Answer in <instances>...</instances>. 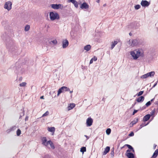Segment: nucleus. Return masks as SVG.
I'll return each mask as SVG.
<instances>
[{
    "label": "nucleus",
    "mask_w": 158,
    "mask_h": 158,
    "mask_svg": "<svg viewBox=\"0 0 158 158\" xmlns=\"http://www.w3.org/2000/svg\"><path fill=\"white\" fill-rule=\"evenodd\" d=\"M92 59H93V60H94V61H95L97 60V58L95 57H94Z\"/></svg>",
    "instance_id": "45"
},
{
    "label": "nucleus",
    "mask_w": 158,
    "mask_h": 158,
    "mask_svg": "<svg viewBox=\"0 0 158 158\" xmlns=\"http://www.w3.org/2000/svg\"><path fill=\"white\" fill-rule=\"evenodd\" d=\"M141 5L143 7L148 6L150 4V3L146 0H142L140 3Z\"/></svg>",
    "instance_id": "8"
},
{
    "label": "nucleus",
    "mask_w": 158,
    "mask_h": 158,
    "mask_svg": "<svg viewBox=\"0 0 158 158\" xmlns=\"http://www.w3.org/2000/svg\"><path fill=\"white\" fill-rule=\"evenodd\" d=\"M12 3L10 1L6 2L4 5V8L8 10H10L12 7Z\"/></svg>",
    "instance_id": "4"
},
{
    "label": "nucleus",
    "mask_w": 158,
    "mask_h": 158,
    "mask_svg": "<svg viewBox=\"0 0 158 158\" xmlns=\"http://www.w3.org/2000/svg\"><path fill=\"white\" fill-rule=\"evenodd\" d=\"M118 43V42L116 41H114L113 42H112L111 44V48L112 49L114 48L115 47L116 45Z\"/></svg>",
    "instance_id": "18"
},
{
    "label": "nucleus",
    "mask_w": 158,
    "mask_h": 158,
    "mask_svg": "<svg viewBox=\"0 0 158 158\" xmlns=\"http://www.w3.org/2000/svg\"><path fill=\"white\" fill-rule=\"evenodd\" d=\"M48 130L50 132H54L55 130V128L54 127H48Z\"/></svg>",
    "instance_id": "22"
},
{
    "label": "nucleus",
    "mask_w": 158,
    "mask_h": 158,
    "mask_svg": "<svg viewBox=\"0 0 158 158\" xmlns=\"http://www.w3.org/2000/svg\"><path fill=\"white\" fill-rule=\"evenodd\" d=\"M16 129V127L15 126H13L11 128H10V129H9V130H10V131H11L13 130H14Z\"/></svg>",
    "instance_id": "38"
},
{
    "label": "nucleus",
    "mask_w": 158,
    "mask_h": 158,
    "mask_svg": "<svg viewBox=\"0 0 158 158\" xmlns=\"http://www.w3.org/2000/svg\"><path fill=\"white\" fill-rule=\"evenodd\" d=\"M45 144H44V145L46 147H48V145H49L52 149H54L55 148L53 143L51 140L47 141Z\"/></svg>",
    "instance_id": "6"
},
{
    "label": "nucleus",
    "mask_w": 158,
    "mask_h": 158,
    "mask_svg": "<svg viewBox=\"0 0 158 158\" xmlns=\"http://www.w3.org/2000/svg\"><path fill=\"white\" fill-rule=\"evenodd\" d=\"M148 73L145 74L141 76V78L144 79L148 77Z\"/></svg>",
    "instance_id": "28"
},
{
    "label": "nucleus",
    "mask_w": 158,
    "mask_h": 158,
    "mask_svg": "<svg viewBox=\"0 0 158 158\" xmlns=\"http://www.w3.org/2000/svg\"><path fill=\"white\" fill-rule=\"evenodd\" d=\"M28 116H27L26 118H25V121H27L28 120Z\"/></svg>",
    "instance_id": "48"
},
{
    "label": "nucleus",
    "mask_w": 158,
    "mask_h": 158,
    "mask_svg": "<svg viewBox=\"0 0 158 158\" xmlns=\"http://www.w3.org/2000/svg\"><path fill=\"white\" fill-rule=\"evenodd\" d=\"M130 44V46L132 47L136 46L138 44V41L136 39H132L131 40V44L130 40L128 42Z\"/></svg>",
    "instance_id": "5"
},
{
    "label": "nucleus",
    "mask_w": 158,
    "mask_h": 158,
    "mask_svg": "<svg viewBox=\"0 0 158 158\" xmlns=\"http://www.w3.org/2000/svg\"><path fill=\"white\" fill-rule=\"evenodd\" d=\"M74 6L77 8L78 7V5L77 4V2L75 0L73 3Z\"/></svg>",
    "instance_id": "29"
},
{
    "label": "nucleus",
    "mask_w": 158,
    "mask_h": 158,
    "mask_svg": "<svg viewBox=\"0 0 158 158\" xmlns=\"http://www.w3.org/2000/svg\"><path fill=\"white\" fill-rule=\"evenodd\" d=\"M42 143L44 145L47 142V140L46 137H43L42 138Z\"/></svg>",
    "instance_id": "21"
},
{
    "label": "nucleus",
    "mask_w": 158,
    "mask_h": 158,
    "mask_svg": "<svg viewBox=\"0 0 158 158\" xmlns=\"http://www.w3.org/2000/svg\"><path fill=\"white\" fill-rule=\"evenodd\" d=\"M137 111H138L137 110H134L133 113V115H134L135 113H136V112H137Z\"/></svg>",
    "instance_id": "44"
},
{
    "label": "nucleus",
    "mask_w": 158,
    "mask_h": 158,
    "mask_svg": "<svg viewBox=\"0 0 158 158\" xmlns=\"http://www.w3.org/2000/svg\"><path fill=\"white\" fill-rule=\"evenodd\" d=\"M75 0H68V2H73L75 1Z\"/></svg>",
    "instance_id": "43"
},
{
    "label": "nucleus",
    "mask_w": 158,
    "mask_h": 158,
    "mask_svg": "<svg viewBox=\"0 0 158 158\" xmlns=\"http://www.w3.org/2000/svg\"><path fill=\"white\" fill-rule=\"evenodd\" d=\"M151 104V102L150 101H149L146 104V106H150Z\"/></svg>",
    "instance_id": "40"
},
{
    "label": "nucleus",
    "mask_w": 158,
    "mask_h": 158,
    "mask_svg": "<svg viewBox=\"0 0 158 158\" xmlns=\"http://www.w3.org/2000/svg\"><path fill=\"white\" fill-rule=\"evenodd\" d=\"M125 146H125V145L123 147H122L121 148V149H122V148H124Z\"/></svg>",
    "instance_id": "54"
},
{
    "label": "nucleus",
    "mask_w": 158,
    "mask_h": 158,
    "mask_svg": "<svg viewBox=\"0 0 158 158\" xmlns=\"http://www.w3.org/2000/svg\"><path fill=\"white\" fill-rule=\"evenodd\" d=\"M154 98H153L151 100V101L150 102H152L154 100Z\"/></svg>",
    "instance_id": "57"
},
{
    "label": "nucleus",
    "mask_w": 158,
    "mask_h": 158,
    "mask_svg": "<svg viewBox=\"0 0 158 158\" xmlns=\"http://www.w3.org/2000/svg\"><path fill=\"white\" fill-rule=\"evenodd\" d=\"M158 155V149H156L151 158H156Z\"/></svg>",
    "instance_id": "15"
},
{
    "label": "nucleus",
    "mask_w": 158,
    "mask_h": 158,
    "mask_svg": "<svg viewBox=\"0 0 158 158\" xmlns=\"http://www.w3.org/2000/svg\"><path fill=\"white\" fill-rule=\"evenodd\" d=\"M49 113V112L48 111H47L42 115V117H44L47 116L48 115Z\"/></svg>",
    "instance_id": "36"
},
{
    "label": "nucleus",
    "mask_w": 158,
    "mask_h": 158,
    "mask_svg": "<svg viewBox=\"0 0 158 158\" xmlns=\"http://www.w3.org/2000/svg\"><path fill=\"white\" fill-rule=\"evenodd\" d=\"M50 18L52 21L56 19L58 20L60 19V16L56 12H51L49 13Z\"/></svg>",
    "instance_id": "2"
},
{
    "label": "nucleus",
    "mask_w": 158,
    "mask_h": 158,
    "mask_svg": "<svg viewBox=\"0 0 158 158\" xmlns=\"http://www.w3.org/2000/svg\"><path fill=\"white\" fill-rule=\"evenodd\" d=\"M144 100V97L143 96H141L139 97L137 99V101L138 102H140L143 101Z\"/></svg>",
    "instance_id": "19"
},
{
    "label": "nucleus",
    "mask_w": 158,
    "mask_h": 158,
    "mask_svg": "<svg viewBox=\"0 0 158 158\" xmlns=\"http://www.w3.org/2000/svg\"><path fill=\"white\" fill-rule=\"evenodd\" d=\"M20 118H21V114L20 115Z\"/></svg>",
    "instance_id": "60"
},
{
    "label": "nucleus",
    "mask_w": 158,
    "mask_h": 158,
    "mask_svg": "<svg viewBox=\"0 0 158 158\" xmlns=\"http://www.w3.org/2000/svg\"><path fill=\"white\" fill-rule=\"evenodd\" d=\"M110 150V147L108 146L106 147L103 152V155H105Z\"/></svg>",
    "instance_id": "17"
},
{
    "label": "nucleus",
    "mask_w": 158,
    "mask_h": 158,
    "mask_svg": "<svg viewBox=\"0 0 158 158\" xmlns=\"http://www.w3.org/2000/svg\"><path fill=\"white\" fill-rule=\"evenodd\" d=\"M111 129L110 128L107 129L106 131V132L107 135H109L111 132Z\"/></svg>",
    "instance_id": "32"
},
{
    "label": "nucleus",
    "mask_w": 158,
    "mask_h": 158,
    "mask_svg": "<svg viewBox=\"0 0 158 158\" xmlns=\"http://www.w3.org/2000/svg\"><path fill=\"white\" fill-rule=\"evenodd\" d=\"M155 72L153 71L149 73H148V77H153L155 74Z\"/></svg>",
    "instance_id": "24"
},
{
    "label": "nucleus",
    "mask_w": 158,
    "mask_h": 158,
    "mask_svg": "<svg viewBox=\"0 0 158 158\" xmlns=\"http://www.w3.org/2000/svg\"><path fill=\"white\" fill-rule=\"evenodd\" d=\"M125 146H126L129 149H131L132 152H134V150L133 148L131 145H130L129 144H125Z\"/></svg>",
    "instance_id": "25"
},
{
    "label": "nucleus",
    "mask_w": 158,
    "mask_h": 158,
    "mask_svg": "<svg viewBox=\"0 0 158 158\" xmlns=\"http://www.w3.org/2000/svg\"><path fill=\"white\" fill-rule=\"evenodd\" d=\"M62 89H63V92L64 91H69L70 90L69 88L65 86L62 87Z\"/></svg>",
    "instance_id": "23"
},
{
    "label": "nucleus",
    "mask_w": 158,
    "mask_h": 158,
    "mask_svg": "<svg viewBox=\"0 0 158 158\" xmlns=\"http://www.w3.org/2000/svg\"><path fill=\"white\" fill-rule=\"evenodd\" d=\"M85 137L87 139H88L89 138V137H88L87 135H85Z\"/></svg>",
    "instance_id": "49"
},
{
    "label": "nucleus",
    "mask_w": 158,
    "mask_h": 158,
    "mask_svg": "<svg viewBox=\"0 0 158 158\" xmlns=\"http://www.w3.org/2000/svg\"><path fill=\"white\" fill-rule=\"evenodd\" d=\"M51 42L54 44H56L57 43V41L56 40H53Z\"/></svg>",
    "instance_id": "37"
},
{
    "label": "nucleus",
    "mask_w": 158,
    "mask_h": 158,
    "mask_svg": "<svg viewBox=\"0 0 158 158\" xmlns=\"http://www.w3.org/2000/svg\"><path fill=\"white\" fill-rule=\"evenodd\" d=\"M150 115L149 114H147L144 116L143 118V120L144 121H147L150 118Z\"/></svg>",
    "instance_id": "16"
},
{
    "label": "nucleus",
    "mask_w": 158,
    "mask_h": 158,
    "mask_svg": "<svg viewBox=\"0 0 158 158\" xmlns=\"http://www.w3.org/2000/svg\"><path fill=\"white\" fill-rule=\"evenodd\" d=\"M143 93V91H140L138 93V96H140L142 95Z\"/></svg>",
    "instance_id": "39"
},
{
    "label": "nucleus",
    "mask_w": 158,
    "mask_h": 158,
    "mask_svg": "<svg viewBox=\"0 0 158 158\" xmlns=\"http://www.w3.org/2000/svg\"><path fill=\"white\" fill-rule=\"evenodd\" d=\"M80 8L82 9H88L89 8V6L86 2H85L81 4Z\"/></svg>",
    "instance_id": "9"
},
{
    "label": "nucleus",
    "mask_w": 158,
    "mask_h": 158,
    "mask_svg": "<svg viewBox=\"0 0 158 158\" xmlns=\"http://www.w3.org/2000/svg\"><path fill=\"white\" fill-rule=\"evenodd\" d=\"M141 7V6L139 5H137L134 6V8L135 10H138Z\"/></svg>",
    "instance_id": "34"
},
{
    "label": "nucleus",
    "mask_w": 158,
    "mask_h": 158,
    "mask_svg": "<svg viewBox=\"0 0 158 158\" xmlns=\"http://www.w3.org/2000/svg\"><path fill=\"white\" fill-rule=\"evenodd\" d=\"M93 123V120L91 118H88L86 120V124L87 127L91 126Z\"/></svg>",
    "instance_id": "7"
},
{
    "label": "nucleus",
    "mask_w": 158,
    "mask_h": 158,
    "mask_svg": "<svg viewBox=\"0 0 158 158\" xmlns=\"http://www.w3.org/2000/svg\"><path fill=\"white\" fill-rule=\"evenodd\" d=\"M96 2H98V3H99L100 2V0H97V1Z\"/></svg>",
    "instance_id": "56"
},
{
    "label": "nucleus",
    "mask_w": 158,
    "mask_h": 158,
    "mask_svg": "<svg viewBox=\"0 0 158 158\" xmlns=\"http://www.w3.org/2000/svg\"><path fill=\"white\" fill-rule=\"evenodd\" d=\"M40 98L41 99H44V96H41L40 97Z\"/></svg>",
    "instance_id": "50"
},
{
    "label": "nucleus",
    "mask_w": 158,
    "mask_h": 158,
    "mask_svg": "<svg viewBox=\"0 0 158 158\" xmlns=\"http://www.w3.org/2000/svg\"><path fill=\"white\" fill-rule=\"evenodd\" d=\"M30 27L29 25H27L25 27V31H28L30 29Z\"/></svg>",
    "instance_id": "30"
},
{
    "label": "nucleus",
    "mask_w": 158,
    "mask_h": 158,
    "mask_svg": "<svg viewBox=\"0 0 158 158\" xmlns=\"http://www.w3.org/2000/svg\"><path fill=\"white\" fill-rule=\"evenodd\" d=\"M7 47L10 49L13 50L15 47L12 42H10V44H7Z\"/></svg>",
    "instance_id": "11"
},
{
    "label": "nucleus",
    "mask_w": 158,
    "mask_h": 158,
    "mask_svg": "<svg viewBox=\"0 0 158 158\" xmlns=\"http://www.w3.org/2000/svg\"><path fill=\"white\" fill-rule=\"evenodd\" d=\"M129 35L130 36H131L132 35V34L131 33V32H130L129 33Z\"/></svg>",
    "instance_id": "55"
},
{
    "label": "nucleus",
    "mask_w": 158,
    "mask_h": 158,
    "mask_svg": "<svg viewBox=\"0 0 158 158\" xmlns=\"http://www.w3.org/2000/svg\"><path fill=\"white\" fill-rule=\"evenodd\" d=\"M75 106V105L74 103L70 104L69 105L68 107V110H69L73 109Z\"/></svg>",
    "instance_id": "14"
},
{
    "label": "nucleus",
    "mask_w": 158,
    "mask_h": 158,
    "mask_svg": "<svg viewBox=\"0 0 158 158\" xmlns=\"http://www.w3.org/2000/svg\"><path fill=\"white\" fill-rule=\"evenodd\" d=\"M138 118H135L134 119V121H132L130 123V127H132L135 124L138 122Z\"/></svg>",
    "instance_id": "13"
},
{
    "label": "nucleus",
    "mask_w": 158,
    "mask_h": 158,
    "mask_svg": "<svg viewBox=\"0 0 158 158\" xmlns=\"http://www.w3.org/2000/svg\"><path fill=\"white\" fill-rule=\"evenodd\" d=\"M156 145L154 144V149H155L156 148Z\"/></svg>",
    "instance_id": "52"
},
{
    "label": "nucleus",
    "mask_w": 158,
    "mask_h": 158,
    "mask_svg": "<svg viewBox=\"0 0 158 158\" xmlns=\"http://www.w3.org/2000/svg\"><path fill=\"white\" fill-rule=\"evenodd\" d=\"M130 54L134 60L137 59L140 56H141L142 53L139 49H136L131 51Z\"/></svg>",
    "instance_id": "1"
},
{
    "label": "nucleus",
    "mask_w": 158,
    "mask_h": 158,
    "mask_svg": "<svg viewBox=\"0 0 158 158\" xmlns=\"http://www.w3.org/2000/svg\"><path fill=\"white\" fill-rule=\"evenodd\" d=\"M24 110L23 111V112L22 113V115L24 116Z\"/></svg>",
    "instance_id": "53"
},
{
    "label": "nucleus",
    "mask_w": 158,
    "mask_h": 158,
    "mask_svg": "<svg viewBox=\"0 0 158 158\" xmlns=\"http://www.w3.org/2000/svg\"><path fill=\"white\" fill-rule=\"evenodd\" d=\"M106 6V4H104V5H103V6Z\"/></svg>",
    "instance_id": "59"
},
{
    "label": "nucleus",
    "mask_w": 158,
    "mask_h": 158,
    "mask_svg": "<svg viewBox=\"0 0 158 158\" xmlns=\"http://www.w3.org/2000/svg\"><path fill=\"white\" fill-rule=\"evenodd\" d=\"M21 133V131L19 129H18L16 131V134L17 136H19Z\"/></svg>",
    "instance_id": "33"
},
{
    "label": "nucleus",
    "mask_w": 158,
    "mask_h": 158,
    "mask_svg": "<svg viewBox=\"0 0 158 158\" xmlns=\"http://www.w3.org/2000/svg\"><path fill=\"white\" fill-rule=\"evenodd\" d=\"M62 89H62V87H61L58 90V93L57 94V96H59L60 93H61L62 92H63Z\"/></svg>",
    "instance_id": "26"
},
{
    "label": "nucleus",
    "mask_w": 158,
    "mask_h": 158,
    "mask_svg": "<svg viewBox=\"0 0 158 158\" xmlns=\"http://www.w3.org/2000/svg\"><path fill=\"white\" fill-rule=\"evenodd\" d=\"M110 154L112 156H113L114 154V150H113L112 151H111Z\"/></svg>",
    "instance_id": "42"
},
{
    "label": "nucleus",
    "mask_w": 158,
    "mask_h": 158,
    "mask_svg": "<svg viewBox=\"0 0 158 158\" xmlns=\"http://www.w3.org/2000/svg\"><path fill=\"white\" fill-rule=\"evenodd\" d=\"M50 6L52 9L55 10H58L59 9L62 10L64 8L63 5L60 4H52Z\"/></svg>",
    "instance_id": "3"
},
{
    "label": "nucleus",
    "mask_w": 158,
    "mask_h": 158,
    "mask_svg": "<svg viewBox=\"0 0 158 158\" xmlns=\"http://www.w3.org/2000/svg\"><path fill=\"white\" fill-rule=\"evenodd\" d=\"M157 83H156L153 85V88L155 87L156 85H157Z\"/></svg>",
    "instance_id": "51"
},
{
    "label": "nucleus",
    "mask_w": 158,
    "mask_h": 158,
    "mask_svg": "<svg viewBox=\"0 0 158 158\" xmlns=\"http://www.w3.org/2000/svg\"><path fill=\"white\" fill-rule=\"evenodd\" d=\"M86 151V148L85 147H82L80 149V152H82L83 153Z\"/></svg>",
    "instance_id": "27"
},
{
    "label": "nucleus",
    "mask_w": 158,
    "mask_h": 158,
    "mask_svg": "<svg viewBox=\"0 0 158 158\" xmlns=\"http://www.w3.org/2000/svg\"><path fill=\"white\" fill-rule=\"evenodd\" d=\"M125 154L128 158H134V155L132 153H128L127 152Z\"/></svg>",
    "instance_id": "12"
},
{
    "label": "nucleus",
    "mask_w": 158,
    "mask_h": 158,
    "mask_svg": "<svg viewBox=\"0 0 158 158\" xmlns=\"http://www.w3.org/2000/svg\"><path fill=\"white\" fill-rule=\"evenodd\" d=\"M134 135V133L133 132H131L130 134H129V135L130 136H132Z\"/></svg>",
    "instance_id": "41"
},
{
    "label": "nucleus",
    "mask_w": 158,
    "mask_h": 158,
    "mask_svg": "<svg viewBox=\"0 0 158 158\" xmlns=\"http://www.w3.org/2000/svg\"><path fill=\"white\" fill-rule=\"evenodd\" d=\"M91 48V47L90 45H87L84 47V49L87 51H88Z\"/></svg>",
    "instance_id": "20"
},
{
    "label": "nucleus",
    "mask_w": 158,
    "mask_h": 158,
    "mask_svg": "<svg viewBox=\"0 0 158 158\" xmlns=\"http://www.w3.org/2000/svg\"><path fill=\"white\" fill-rule=\"evenodd\" d=\"M73 92V91H70V93H72Z\"/></svg>",
    "instance_id": "58"
},
{
    "label": "nucleus",
    "mask_w": 158,
    "mask_h": 158,
    "mask_svg": "<svg viewBox=\"0 0 158 158\" xmlns=\"http://www.w3.org/2000/svg\"><path fill=\"white\" fill-rule=\"evenodd\" d=\"M26 85V83L25 82H23L19 84V85L21 87L25 86Z\"/></svg>",
    "instance_id": "35"
},
{
    "label": "nucleus",
    "mask_w": 158,
    "mask_h": 158,
    "mask_svg": "<svg viewBox=\"0 0 158 158\" xmlns=\"http://www.w3.org/2000/svg\"><path fill=\"white\" fill-rule=\"evenodd\" d=\"M148 123L147 124H145V123H143L141 125H140V127L139 128V129H141L142 127L145 126H146L148 124Z\"/></svg>",
    "instance_id": "31"
},
{
    "label": "nucleus",
    "mask_w": 158,
    "mask_h": 158,
    "mask_svg": "<svg viewBox=\"0 0 158 158\" xmlns=\"http://www.w3.org/2000/svg\"><path fill=\"white\" fill-rule=\"evenodd\" d=\"M93 59H92L90 61L89 63L90 64H91L93 63Z\"/></svg>",
    "instance_id": "46"
},
{
    "label": "nucleus",
    "mask_w": 158,
    "mask_h": 158,
    "mask_svg": "<svg viewBox=\"0 0 158 158\" xmlns=\"http://www.w3.org/2000/svg\"><path fill=\"white\" fill-rule=\"evenodd\" d=\"M131 151L130 149H128L126 153H130V152H131Z\"/></svg>",
    "instance_id": "47"
},
{
    "label": "nucleus",
    "mask_w": 158,
    "mask_h": 158,
    "mask_svg": "<svg viewBox=\"0 0 158 158\" xmlns=\"http://www.w3.org/2000/svg\"><path fill=\"white\" fill-rule=\"evenodd\" d=\"M69 45V42L67 40H64L63 41V48H66Z\"/></svg>",
    "instance_id": "10"
}]
</instances>
